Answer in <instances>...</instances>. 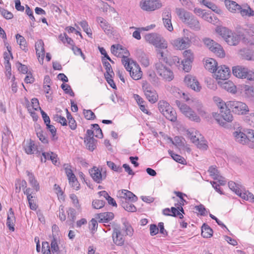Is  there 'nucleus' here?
I'll use <instances>...</instances> for the list:
<instances>
[{
    "mask_svg": "<svg viewBox=\"0 0 254 254\" xmlns=\"http://www.w3.org/2000/svg\"><path fill=\"white\" fill-rule=\"evenodd\" d=\"M129 52H127L126 55L122 59V62L131 77L134 80H139L142 77V71L136 62L127 58Z\"/></svg>",
    "mask_w": 254,
    "mask_h": 254,
    "instance_id": "nucleus-1",
    "label": "nucleus"
},
{
    "mask_svg": "<svg viewBox=\"0 0 254 254\" xmlns=\"http://www.w3.org/2000/svg\"><path fill=\"white\" fill-rule=\"evenodd\" d=\"M241 57L248 61H254V51L250 49H244L240 51Z\"/></svg>",
    "mask_w": 254,
    "mask_h": 254,
    "instance_id": "nucleus-35",
    "label": "nucleus"
},
{
    "mask_svg": "<svg viewBox=\"0 0 254 254\" xmlns=\"http://www.w3.org/2000/svg\"><path fill=\"white\" fill-rule=\"evenodd\" d=\"M227 105L233 113L238 115L246 114L249 111L247 105L241 101H229L227 102Z\"/></svg>",
    "mask_w": 254,
    "mask_h": 254,
    "instance_id": "nucleus-8",
    "label": "nucleus"
},
{
    "mask_svg": "<svg viewBox=\"0 0 254 254\" xmlns=\"http://www.w3.org/2000/svg\"><path fill=\"white\" fill-rule=\"evenodd\" d=\"M242 41L244 43L249 45L254 44V28L252 27L245 29L244 33L242 35Z\"/></svg>",
    "mask_w": 254,
    "mask_h": 254,
    "instance_id": "nucleus-19",
    "label": "nucleus"
},
{
    "mask_svg": "<svg viewBox=\"0 0 254 254\" xmlns=\"http://www.w3.org/2000/svg\"><path fill=\"white\" fill-rule=\"evenodd\" d=\"M117 196L120 199L121 204L127 201L136 202L137 197L132 192L127 190H120L117 192Z\"/></svg>",
    "mask_w": 254,
    "mask_h": 254,
    "instance_id": "nucleus-15",
    "label": "nucleus"
},
{
    "mask_svg": "<svg viewBox=\"0 0 254 254\" xmlns=\"http://www.w3.org/2000/svg\"><path fill=\"white\" fill-rule=\"evenodd\" d=\"M114 215L112 212H104L99 214V218L102 222H108L112 220Z\"/></svg>",
    "mask_w": 254,
    "mask_h": 254,
    "instance_id": "nucleus-44",
    "label": "nucleus"
},
{
    "mask_svg": "<svg viewBox=\"0 0 254 254\" xmlns=\"http://www.w3.org/2000/svg\"><path fill=\"white\" fill-rule=\"evenodd\" d=\"M217 32L225 40L227 43L230 46L237 45L240 40V36L226 27L220 28Z\"/></svg>",
    "mask_w": 254,
    "mask_h": 254,
    "instance_id": "nucleus-4",
    "label": "nucleus"
},
{
    "mask_svg": "<svg viewBox=\"0 0 254 254\" xmlns=\"http://www.w3.org/2000/svg\"><path fill=\"white\" fill-rule=\"evenodd\" d=\"M244 121L251 127H254V112H252L245 116Z\"/></svg>",
    "mask_w": 254,
    "mask_h": 254,
    "instance_id": "nucleus-47",
    "label": "nucleus"
},
{
    "mask_svg": "<svg viewBox=\"0 0 254 254\" xmlns=\"http://www.w3.org/2000/svg\"><path fill=\"white\" fill-rule=\"evenodd\" d=\"M239 12L243 17L254 16V11L249 6H244V7L241 6V9Z\"/></svg>",
    "mask_w": 254,
    "mask_h": 254,
    "instance_id": "nucleus-43",
    "label": "nucleus"
},
{
    "mask_svg": "<svg viewBox=\"0 0 254 254\" xmlns=\"http://www.w3.org/2000/svg\"><path fill=\"white\" fill-rule=\"evenodd\" d=\"M241 93L246 99H254V87L249 85H243L241 87Z\"/></svg>",
    "mask_w": 254,
    "mask_h": 254,
    "instance_id": "nucleus-21",
    "label": "nucleus"
},
{
    "mask_svg": "<svg viewBox=\"0 0 254 254\" xmlns=\"http://www.w3.org/2000/svg\"><path fill=\"white\" fill-rule=\"evenodd\" d=\"M155 70L156 74L166 81H171L174 77L173 72L170 66L161 62L155 64Z\"/></svg>",
    "mask_w": 254,
    "mask_h": 254,
    "instance_id": "nucleus-3",
    "label": "nucleus"
},
{
    "mask_svg": "<svg viewBox=\"0 0 254 254\" xmlns=\"http://www.w3.org/2000/svg\"><path fill=\"white\" fill-rule=\"evenodd\" d=\"M162 37L156 33L147 34L145 36V39L148 43L155 46Z\"/></svg>",
    "mask_w": 254,
    "mask_h": 254,
    "instance_id": "nucleus-36",
    "label": "nucleus"
},
{
    "mask_svg": "<svg viewBox=\"0 0 254 254\" xmlns=\"http://www.w3.org/2000/svg\"><path fill=\"white\" fill-rule=\"evenodd\" d=\"M67 222L72 223L75 219L76 211L71 207L68 208L67 210Z\"/></svg>",
    "mask_w": 254,
    "mask_h": 254,
    "instance_id": "nucleus-50",
    "label": "nucleus"
},
{
    "mask_svg": "<svg viewBox=\"0 0 254 254\" xmlns=\"http://www.w3.org/2000/svg\"><path fill=\"white\" fill-rule=\"evenodd\" d=\"M35 131L36 132V134L37 137L39 138V140L43 143L47 144L48 143V140L47 138L43 133V131L42 130L40 126L37 125L35 126Z\"/></svg>",
    "mask_w": 254,
    "mask_h": 254,
    "instance_id": "nucleus-39",
    "label": "nucleus"
},
{
    "mask_svg": "<svg viewBox=\"0 0 254 254\" xmlns=\"http://www.w3.org/2000/svg\"><path fill=\"white\" fill-rule=\"evenodd\" d=\"M201 17L207 22L213 24H214L215 22H216L217 20L215 17L212 16L206 12H204V13L201 15Z\"/></svg>",
    "mask_w": 254,
    "mask_h": 254,
    "instance_id": "nucleus-58",
    "label": "nucleus"
},
{
    "mask_svg": "<svg viewBox=\"0 0 254 254\" xmlns=\"http://www.w3.org/2000/svg\"><path fill=\"white\" fill-rule=\"evenodd\" d=\"M16 38L17 40V43L19 45L20 48L23 50H25L26 47V41L25 38L21 36L20 35L17 34L16 35Z\"/></svg>",
    "mask_w": 254,
    "mask_h": 254,
    "instance_id": "nucleus-55",
    "label": "nucleus"
},
{
    "mask_svg": "<svg viewBox=\"0 0 254 254\" xmlns=\"http://www.w3.org/2000/svg\"><path fill=\"white\" fill-rule=\"evenodd\" d=\"M184 81L188 87L196 92H199L201 89V86L198 80L195 76L192 75L187 74L186 75Z\"/></svg>",
    "mask_w": 254,
    "mask_h": 254,
    "instance_id": "nucleus-16",
    "label": "nucleus"
},
{
    "mask_svg": "<svg viewBox=\"0 0 254 254\" xmlns=\"http://www.w3.org/2000/svg\"><path fill=\"white\" fill-rule=\"evenodd\" d=\"M221 87L230 93H235L236 92V87L234 83L231 81L221 82Z\"/></svg>",
    "mask_w": 254,
    "mask_h": 254,
    "instance_id": "nucleus-38",
    "label": "nucleus"
},
{
    "mask_svg": "<svg viewBox=\"0 0 254 254\" xmlns=\"http://www.w3.org/2000/svg\"><path fill=\"white\" fill-rule=\"evenodd\" d=\"M15 218L12 209L10 208L7 213L6 225L11 231H14Z\"/></svg>",
    "mask_w": 254,
    "mask_h": 254,
    "instance_id": "nucleus-28",
    "label": "nucleus"
},
{
    "mask_svg": "<svg viewBox=\"0 0 254 254\" xmlns=\"http://www.w3.org/2000/svg\"><path fill=\"white\" fill-rule=\"evenodd\" d=\"M183 37L178 38L171 41V44L177 50H183L189 48L194 38V34L188 29L183 30Z\"/></svg>",
    "mask_w": 254,
    "mask_h": 254,
    "instance_id": "nucleus-2",
    "label": "nucleus"
},
{
    "mask_svg": "<svg viewBox=\"0 0 254 254\" xmlns=\"http://www.w3.org/2000/svg\"><path fill=\"white\" fill-rule=\"evenodd\" d=\"M154 46L156 48L157 56L159 60L167 62L168 54L167 42L162 37L157 42V45H155Z\"/></svg>",
    "mask_w": 254,
    "mask_h": 254,
    "instance_id": "nucleus-9",
    "label": "nucleus"
},
{
    "mask_svg": "<svg viewBox=\"0 0 254 254\" xmlns=\"http://www.w3.org/2000/svg\"><path fill=\"white\" fill-rule=\"evenodd\" d=\"M23 147L25 152L28 154H34L35 151H36L37 153L39 151L37 150L34 142L31 139L24 142Z\"/></svg>",
    "mask_w": 254,
    "mask_h": 254,
    "instance_id": "nucleus-25",
    "label": "nucleus"
},
{
    "mask_svg": "<svg viewBox=\"0 0 254 254\" xmlns=\"http://www.w3.org/2000/svg\"><path fill=\"white\" fill-rule=\"evenodd\" d=\"M171 141L177 146H181L183 145V138L182 137L175 136L174 139H171Z\"/></svg>",
    "mask_w": 254,
    "mask_h": 254,
    "instance_id": "nucleus-64",
    "label": "nucleus"
},
{
    "mask_svg": "<svg viewBox=\"0 0 254 254\" xmlns=\"http://www.w3.org/2000/svg\"><path fill=\"white\" fill-rule=\"evenodd\" d=\"M112 238L113 242L116 245L118 246H122L124 245L125 238L119 228H116L114 229L112 234Z\"/></svg>",
    "mask_w": 254,
    "mask_h": 254,
    "instance_id": "nucleus-23",
    "label": "nucleus"
},
{
    "mask_svg": "<svg viewBox=\"0 0 254 254\" xmlns=\"http://www.w3.org/2000/svg\"><path fill=\"white\" fill-rule=\"evenodd\" d=\"M213 230L207 225L204 224L201 227V235L203 238H210L212 236Z\"/></svg>",
    "mask_w": 254,
    "mask_h": 254,
    "instance_id": "nucleus-41",
    "label": "nucleus"
},
{
    "mask_svg": "<svg viewBox=\"0 0 254 254\" xmlns=\"http://www.w3.org/2000/svg\"><path fill=\"white\" fill-rule=\"evenodd\" d=\"M204 66L205 69L210 72L214 73L218 66L215 60L209 58L206 60Z\"/></svg>",
    "mask_w": 254,
    "mask_h": 254,
    "instance_id": "nucleus-32",
    "label": "nucleus"
},
{
    "mask_svg": "<svg viewBox=\"0 0 254 254\" xmlns=\"http://www.w3.org/2000/svg\"><path fill=\"white\" fill-rule=\"evenodd\" d=\"M58 241L57 236H53V238L51 243V248L48 242L43 243L42 249L43 254H60Z\"/></svg>",
    "mask_w": 254,
    "mask_h": 254,
    "instance_id": "nucleus-10",
    "label": "nucleus"
},
{
    "mask_svg": "<svg viewBox=\"0 0 254 254\" xmlns=\"http://www.w3.org/2000/svg\"><path fill=\"white\" fill-rule=\"evenodd\" d=\"M233 135L235 141L242 144H246L249 140L248 132L246 135L240 130L237 129L233 133Z\"/></svg>",
    "mask_w": 254,
    "mask_h": 254,
    "instance_id": "nucleus-24",
    "label": "nucleus"
},
{
    "mask_svg": "<svg viewBox=\"0 0 254 254\" xmlns=\"http://www.w3.org/2000/svg\"><path fill=\"white\" fill-rule=\"evenodd\" d=\"M208 171L213 179H218L220 177L219 172L216 167L212 166L209 167Z\"/></svg>",
    "mask_w": 254,
    "mask_h": 254,
    "instance_id": "nucleus-54",
    "label": "nucleus"
},
{
    "mask_svg": "<svg viewBox=\"0 0 254 254\" xmlns=\"http://www.w3.org/2000/svg\"><path fill=\"white\" fill-rule=\"evenodd\" d=\"M44 46V43L41 40H38L35 44L36 54L40 62V58H41V61L43 62L45 56V49Z\"/></svg>",
    "mask_w": 254,
    "mask_h": 254,
    "instance_id": "nucleus-29",
    "label": "nucleus"
},
{
    "mask_svg": "<svg viewBox=\"0 0 254 254\" xmlns=\"http://www.w3.org/2000/svg\"><path fill=\"white\" fill-rule=\"evenodd\" d=\"M133 202L127 201V202H123L121 204L122 207L127 211L135 212L136 211V207L132 203Z\"/></svg>",
    "mask_w": 254,
    "mask_h": 254,
    "instance_id": "nucleus-49",
    "label": "nucleus"
},
{
    "mask_svg": "<svg viewBox=\"0 0 254 254\" xmlns=\"http://www.w3.org/2000/svg\"><path fill=\"white\" fill-rule=\"evenodd\" d=\"M169 153L172 158L176 162L179 163H183L184 159L179 155L175 154L173 151L169 150Z\"/></svg>",
    "mask_w": 254,
    "mask_h": 254,
    "instance_id": "nucleus-62",
    "label": "nucleus"
},
{
    "mask_svg": "<svg viewBox=\"0 0 254 254\" xmlns=\"http://www.w3.org/2000/svg\"><path fill=\"white\" fill-rule=\"evenodd\" d=\"M212 116L217 123L222 127H225L227 123H230L233 120V115L230 109L227 108L220 111V113L213 112Z\"/></svg>",
    "mask_w": 254,
    "mask_h": 254,
    "instance_id": "nucleus-5",
    "label": "nucleus"
},
{
    "mask_svg": "<svg viewBox=\"0 0 254 254\" xmlns=\"http://www.w3.org/2000/svg\"><path fill=\"white\" fill-rule=\"evenodd\" d=\"M139 6L144 11H153L160 8L162 3L160 0H141Z\"/></svg>",
    "mask_w": 254,
    "mask_h": 254,
    "instance_id": "nucleus-11",
    "label": "nucleus"
},
{
    "mask_svg": "<svg viewBox=\"0 0 254 254\" xmlns=\"http://www.w3.org/2000/svg\"><path fill=\"white\" fill-rule=\"evenodd\" d=\"M163 24L165 28L169 31H173L171 21V12L170 9H165L163 13Z\"/></svg>",
    "mask_w": 254,
    "mask_h": 254,
    "instance_id": "nucleus-20",
    "label": "nucleus"
},
{
    "mask_svg": "<svg viewBox=\"0 0 254 254\" xmlns=\"http://www.w3.org/2000/svg\"><path fill=\"white\" fill-rule=\"evenodd\" d=\"M192 63V62L191 61L183 60L181 61L180 67H182L185 71L189 72L191 69Z\"/></svg>",
    "mask_w": 254,
    "mask_h": 254,
    "instance_id": "nucleus-57",
    "label": "nucleus"
},
{
    "mask_svg": "<svg viewBox=\"0 0 254 254\" xmlns=\"http://www.w3.org/2000/svg\"><path fill=\"white\" fill-rule=\"evenodd\" d=\"M85 142L86 143V147L91 151H93L95 147V140L94 138H85Z\"/></svg>",
    "mask_w": 254,
    "mask_h": 254,
    "instance_id": "nucleus-61",
    "label": "nucleus"
},
{
    "mask_svg": "<svg viewBox=\"0 0 254 254\" xmlns=\"http://www.w3.org/2000/svg\"><path fill=\"white\" fill-rule=\"evenodd\" d=\"M175 12L179 18L184 23H186L187 21H188L190 17L192 15L190 12L185 10L184 8H176L175 9Z\"/></svg>",
    "mask_w": 254,
    "mask_h": 254,
    "instance_id": "nucleus-26",
    "label": "nucleus"
},
{
    "mask_svg": "<svg viewBox=\"0 0 254 254\" xmlns=\"http://www.w3.org/2000/svg\"><path fill=\"white\" fill-rule=\"evenodd\" d=\"M229 188L234 192H235L237 195L240 196L242 198V193H245L246 190L243 189L242 187L238 184H236L234 182H230L228 184Z\"/></svg>",
    "mask_w": 254,
    "mask_h": 254,
    "instance_id": "nucleus-34",
    "label": "nucleus"
},
{
    "mask_svg": "<svg viewBox=\"0 0 254 254\" xmlns=\"http://www.w3.org/2000/svg\"><path fill=\"white\" fill-rule=\"evenodd\" d=\"M201 3L205 5L208 8L211 9L212 10L217 14H221L222 12L221 9L218 8L217 5L211 2L208 1L206 0H202Z\"/></svg>",
    "mask_w": 254,
    "mask_h": 254,
    "instance_id": "nucleus-42",
    "label": "nucleus"
},
{
    "mask_svg": "<svg viewBox=\"0 0 254 254\" xmlns=\"http://www.w3.org/2000/svg\"><path fill=\"white\" fill-rule=\"evenodd\" d=\"M142 89L146 98L152 103H156L158 99V96L156 90L147 82L142 83Z\"/></svg>",
    "mask_w": 254,
    "mask_h": 254,
    "instance_id": "nucleus-12",
    "label": "nucleus"
},
{
    "mask_svg": "<svg viewBox=\"0 0 254 254\" xmlns=\"http://www.w3.org/2000/svg\"><path fill=\"white\" fill-rule=\"evenodd\" d=\"M188 137L191 141L195 144L198 148L202 150H206L207 148V145L206 141L203 140V138L199 132L193 129L188 131Z\"/></svg>",
    "mask_w": 254,
    "mask_h": 254,
    "instance_id": "nucleus-7",
    "label": "nucleus"
},
{
    "mask_svg": "<svg viewBox=\"0 0 254 254\" xmlns=\"http://www.w3.org/2000/svg\"><path fill=\"white\" fill-rule=\"evenodd\" d=\"M138 60L141 64L145 67L149 65V61L148 56L144 53L141 54L139 57Z\"/></svg>",
    "mask_w": 254,
    "mask_h": 254,
    "instance_id": "nucleus-56",
    "label": "nucleus"
},
{
    "mask_svg": "<svg viewBox=\"0 0 254 254\" xmlns=\"http://www.w3.org/2000/svg\"><path fill=\"white\" fill-rule=\"evenodd\" d=\"M54 120L60 123L63 126H66L67 125V121L65 118L62 117L61 115L59 114H56L54 116L53 118Z\"/></svg>",
    "mask_w": 254,
    "mask_h": 254,
    "instance_id": "nucleus-60",
    "label": "nucleus"
},
{
    "mask_svg": "<svg viewBox=\"0 0 254 254\" xmlns=\"http://www.w3.org/2000/svg\"><path fill=\"white\" fill-rule=\"evenodd\" d=\"M241 195L242 199L254 202V195L249 191H246L245 193H242Z\"/></svg>",
    "mask_w": 254,
    "mask_h": 254,
    "instance_id": "nucleus-63",
    "label": "nucleus"
},
{
    "mask_svg": "<svg viewBox=\"0 0 254 254\" xmlns=\"http://www.w3.org/2000/svg\"><path fill=\"white\" fill-rule=\"evenodd\" d=\"M64 170L69 182L73 180H75L76 178L73 173L70 165L68 164L64 165Z\"/></svg>",
    "mask_w": 254,
    "mask_h": 254,
    "instance_id": "nucleus-46",
    "label": "nucleus"
},
{
    "mask_svg": "<svg viewBox=\"0 0 254 254\" xmlns=\"http://www.w3.org/2000/svg\"><path fill=\"white\" fill-rule=\"evenodd\" d=\"M103 65L106 70L104 75L113 77L114 75V73L110 64L108 62H103Z\"/></svg>",
    "mask_w": 254,
    "mask_h": 254,
    "instance_id": "nucleus-51",
    "label": "nucleus"
},
{
    "mask_svg": "<svg viewBox=\"0 0 254 254\" xmlns=\"http://www.w3.org/2000/svg\"><path fill=\"white\" fill-rule=\"evenodd\" d=\"M230 74V69L225 65L218 66L214 72L216 78L222 80H226L228 78Z\"/></svg>",
    "mask_w": 254,
    "mask_h": 254,
    "instance_id": "nucleus-17",
    "label": "nucleus"
},
{
    "mask_svg": "<svg viewBox=\"0 0 254 254\" xmlns=\"http://www.w3.org/2000/svg\"><path fill=\"white\" fill-rule=\"evenodd\" d=\"M225 4L228 10L233 13L239 12L241 9V5L234 1L225 0Z\"/></svg>",
    "mask_w": 254,
    "mask_h": 254,
    "instance_id": "nucleus-30",
    "label": "nucleus"
},
{
    "mask_svg": "<svg viewBox=\"0 0 254 254\" xmlns=\"http://www.w3.org/2000/svg\"><path fill=\"white\" fill-rule=\"evenodd\" d=\"M26 173L28 177L29 184L33 188L34 190L37 192L40 190V186L34 174L28 171H27Z\"/></svg>",
    "mask_w": 254,
    "mask_h": 254,
    "instance_id": "nucleus-31",
    "label": "nucleus"
},
{
    "mask_svg": "<svg viewBox=\"0 0 254 254\" xmlns=\"http://www.w3.org/2000/svg\"><path fill=\"white\" fill-rule=\"evenodd\" d=\"M96 21L100 27L104 31V32L107 34H112L113 31V27L111 25L102 17H97Z\"/></svg>",
    "mask_w": 254,
    "mask_h": 254,
    "instance_id": "nucleus-22",
    "label": "nucleus"
},
{
    "mask_svg": "<svg viewBox=\"0 0 254 254\" xmlns=\"http://www.w3.org/2000/svg\"><path fill=\"white\" fill-rule=\"evenodd\" d=\"M69 197L71 200L72 204L76 208L77 210H79L81 208L80 205L79 203V200L77 196L74 194H71L69 195Z\"/></svg>",
    "mask_w": 254,
    "mask_h": 254,
    "instance_id": "nucleus-59",
    "label": "nucleus"
},
{
    "mask_svg": "<svg viewBox=\"0 0 254 254\" xmlns=\"http://www.w3.org/2000/svg\"><path fill=\"white\" fill-rule=\"evenodd\" d=\"M185 24L194 31H199L201 29V25L199 21L192 14Z\"/></svg>",
    "mask_w": 254,
    "mask_h": 254,
    "instance_id": "nucleus-27",
    "label": "nucleus"
},
{
    "mask_svg": "<svg viewBox=\"0 0 254 254\" xmlns=\"http://www.w3.org/2000/svg\"><path fill=\"white\" fill-rule=\"evenodd\" d=\"M203 42L205 45L218 57L223 58L225 56L224 51L219 44L209 38H205Z\"/></svg>",
    "mask_w": 254,
    "mask_h": 254,
    "instance_id": "nucleus-13",
    "label": "nucleus"
},
{
    "mask_svg": "<svg viewBox=\"0 0 254 254\" xmlns=\"http://www.w3.org/2000/svg\"><path fill=\"white\" fill-rule=\"evenodd\" d=\"M163 213L165 215L172 216H179L180 219L183 218V215L177 209L174 207H172L171 209L169 208H165L163 210Z\"/></svg>",
    "mask_w": 254,
    "mask_h": 254,
    "instance_id": "nucleus-37",
    "label": "nucleus"
},
{
    "mask_svg": "<svg viewBox=\"0 0 254 254\" xmlns=\"http://www.w3.org/2000/svg\"><path fill=\"white\" fill-rule=\"evenodd\" d=\"M158 107L159 111L164 115L168 109L172 110V107L165 101L161 100L158 103Z\"/></svg>",
    "mask_w": 254,
    "mask_h": 254,
    "instance_id": "nucleus-40",
    "label": "nucleus"
},
{
    "mask_svg": "<svg viewBox=\"0 0 254 254\" xmlns=\"http://www.w3.org/2000/svg\"><path fill=\"white\" fill-rule=\"evenodd\" d=\"M89 173L93 180L98 184L101 183L107 177L106 171L102 168L93 167L89 170Z\"/></svg>",
    "mask_w": 254,
    "mask_h": 254,
    "instance_id": "nucleus-14",
    "label": "nucleus"
},
{
    "mask_svg": "<svg viewBox=\"0 0 254 254\" xmlns=\"http://www.w3.org/2000/svg\"><path fill=\"white\" fill-rule=\"evenodd\" d=\"M183 60L193 62L194 59V54L190 49L187 50L183 52Z\"/></svg>",
    "mask_w": 254,
    "mask_h": 254,
    "instance_id": "nucleus-53",
    "label": "nucleus"
},
{
    "mask_svg": "<svg viewBox=\"0 0 254 254\" xmlns=\"http://www.w3.org/2000/svg\"><path fill=\"white\" fill-rule=\"evenodd\" d=\"M192 107L196 109L199 115H203L204 111L203 109V106L201 102L198 100L193 101Z\"/></svg>",
    "mask_w": 254,
    "mask_h": 254,
    "instance_id": "nucleus-48",
    "label": "nucleus"
},
{
    "mask_svg": "<svg viewBox=\"0 0 254 254\" xmlns=\"http://www.w3.org/2000/svg\"><path fill=\"white\" fill-rule=\"evenodd\" d=\"M164 116L171 122H175L177 120V113L172 107V110L168 109L166 113H164Z\"/></svg>",
    "mask_w": 254,
    "mask_h": 254,
    "instance_id": "nucleus-45",
    "label": "nucleus"
},
{
    "mask_svg": "<svg viewBox=\"0 0 254 254\" xmlns=\"http://www.w3.org/2000/svg\"><path fill=\"white\" fill-rule=\"evenodd\" d=\"M111 51L113 54L117 57L122 56V55L123 54L122 58L124 56H126L127 52H128L127 50L124 49L119 45H112L111 48Z\"/></svg>",
    "mask_w": 254,
    "mask_h": 254,
    "instance_id": "nucleus-33",
    "label": "nucleus"
},
{
    "mask_svg": "<svg viewBox=\"0 0 254 254\" xmlns=\"http://www.w3.org/2000/svg\"><path fill=\"white\" fill-rule=\"evenodd\" d=\"M248 67L244 65H238L232 67V73L236 77L245 79Z\"/></svg>",
    "mask_w": 254,
    "mask_h": 254,
    "instance_id": "nucleus-18",
    "label": "nucleus"
},
{
    "mask_svg": "<svg viewBox=\"0 0 254 254\" xmlns=\"http://www.w3.org/2000/svg\"><path fill=\"white\" fill-rule=\"evenodd\" d=\"M59 39L62 41V42L65 44H68L72 46L73 44V41L69 38L65 33L61 34L59 36Z\"/></svg>",
    "mask_w": 254,
    "mask_h": 254,
    "instance_id": "nucleus-52",
    "label": "nucleus"
},
{
    "mask_svg": "<svg viewBox=\"0 0 254 254\" xmlns=\"http://www.w3.org/2000/svg\"><path fill=\"white\" fill-rule=\"evenodd\" d=\"M175 103L181 112L189 120L196 122H200L199 117L190 106L178 100L175 101Z\"/></svg>",
    "mask_w": 254,
    "mask_h": 254,
    "instance_id": "nucleus-6",
    "label": "nucleus"
}]
</instances>
